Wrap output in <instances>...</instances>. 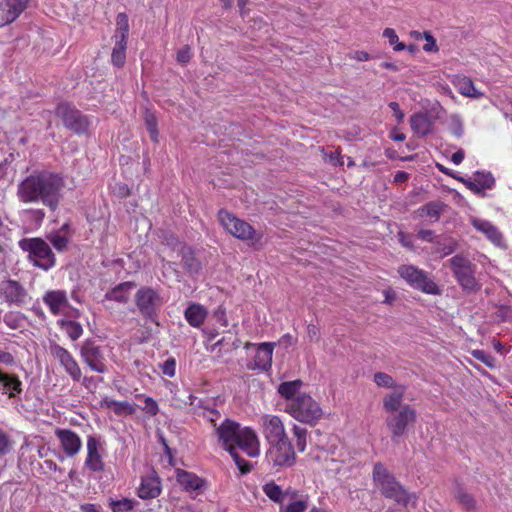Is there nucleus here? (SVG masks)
I'll use <instances>...</instances> for the list:
<instances>
[{
	"mask_svg": "<svg viewBox=\"0 0 512 512\" xmlns=\"http://www.w3.org/2000/svg\"><path fill=\"white\" fill-rule=\"evenodd\" d=\"M64 188L65 179L62 174L50 170H36L17 184L16 196L22 203H41L54 212L63 199Z\"/></svg>",
	"mask_w": 512,
	"mask_h": 512,
	"instance_id": "f257e3e1",
	"label": "nucleus"
},
{
	"mask_svg": "<svg viewBox=\"0 0 512 512\" xmlns=\"http://www.w3.org/2000/svg\"><path fill=\"white\" fill-rule=\"evenodd\" d=\"M215 433L222 447L231 455L239 470L242 473L249 472L250 466L239 456L237 448L249 457L259 456L260 443L255 431L249 427H241L238 422L226 418L216 427Z\"/></svg>",
	"mask_w": 512,
	"mask_h": 512,
	"instance_id": "f03ea898",
	"label": "nucleus"
},
{
	"mask_svg": "<svg viewBox=\"0 0 512 512\" xmlns=\"http://www.w3.org/2000/svg\"><path fill=\"white\" fill-rule=\"evenodd\" d=\"M373 480L381 494L397 504L406 506L415 502V495L408 493L382 463L374 465Z\"/></svg>",
	"mask_w": 512,
	"mask_h": 512,
	"instance_id": "7ed1b4c3",
	"label": "nucleus"
},
{
	"mask_svg": "<svg viewBox=\"0 0 512 512\" xmlns=\"http://www.w3.org/2000/svg\"><path fill=\"white\" fill-rule=\"evenodd\" d=\"M20 249L27 253V259L44 271L56 265V257L49 244L40 237L23 238L18 242Z\"/></svg>",
	"mask_w": 512,
	"mask_h": 512,
	"instance_id": "20e7f679",
	"label": "nucleus"
},
{
	"mask_svg": "<svg viewBox=\"0 0 512 512\" xmlns=\"http://www.w3.org/2000/svg\"><path fill=\"white\" fill-rule=\"evenodd\" d=\"M285 411L306 424L316 423L323 415L320 405L308 394L302 393L286 404Z\"/></svg>",
	"mask_w": 512,
	"mask_h": 512,
	"instance_id": "39448f33",
	"label": "nucleus"
},
{
	"mask_svg": "<svg viewBox=\"0 0 512 512\" xmlns=\"http://www.w3.org/2000/svg\"><path fill=\"white\" fill-rule=\"evenodd\" d=\"M164 299L158 289L143 286L135 294V305L143 318L155 322Z\"/></svg>",
	"mask_w": 512,
	"mask_h": 512,
	"instance_id": "423d86ee",
	"label": "nucleus"
},
{
	"mask_svg": "<svg viewBox=\"0 0 512 512\" xmlns=\"http://www.w3.org/2000/svg\"><path fill=\"white\" fill-rule=\"evenodd\" d=\"M218 219L228 233L240 240L256 243L262 238V234L257 232L249 223L226 210L218 212Z\"/></svg>",
	"mask_w": 512,
	"mask_h": 512,
	"instance_id": "0eeeda50",
	"label": "nucleus"
},
{
	"mask_svg": "<svg viewBox=\"0 0 512 512\" xmlns=\"http://www.w3.org/2000/svg\"><path fill=\"white\" fill-rule=\"evenodd\" d=\"M398 273L413 289L430 295H439L441 293L440 288L429 277L428 273L416 266L401 265L398 268Z\"/></svg>",
	"mask_w": 512,
	"mask_h": 512,
	"instance_id": "6e6552de",
	"label": "nucleus"
},
{
	"mask_svg": "<svg viewBox=\"0 0 512 512\" xmlns=\"http://www.w3.org/2000/svg\"><path fill=\"white\" fill-rule=\"evenodd\" d=\"M55 113L61 118L64 126L74 133L80 135L88 131L90 126L88 117L70 103H59Z\"/></svg>",
	"mask_w": 512,
	"mask_h": 512,
	"instance_id": "1a4fd4ad",
	"label": "nucleus"
},
{
	"mask_svg": "<svg viewBox=\"0 0 512 512\" xmlns=\"http://www.w3.org/2000/svg\"><path fill=\"white\" fill-rule=\"evenodd\" d=\"M416 421V411L410 405L405 404L397 412L391 413L386 418V425L392 433V440L405 434L408 425Z\"/></svg>",
	"mask_w": 512,
	"mask_h": 512,
	"instance_id": "9d476101",
	"label": "nucleus"
},
{
	"mask_svg": "<svg viewBox=\"0 0 512 512\" xmlns=\"http://www.w3.org/2000/svg\"><path fill=\"white\" fill-rule=\"evenodd\" d=\"M267 451V461L273 466L290 467L295 463V452L289 438L270 443Z\"/></svg>",
	"mask_w": 512,
	"mask_h": 512,
	"instance_id": "9b49d317",
	"label": "nucleus"
},
{
	"mask_svg": "<svg viewBox=\"0 0 512 512\" xmlns=\"http://www.w3.org/2000/svg\"><path fill=\"white\" fill-rule=\"evenodd\" d=\"M82 361L94 372L104 374L108 371L107 361L102 348L93 340H86L80 348Z\"/></svg>",
	"mask_w": 512,
	"mask_h": 512,
	"instance_id": "f8f14e48",
	"label": "nucleus"
},
{
	"mask_svg": "<svg viewBox=\"0 0 512 512\" xmlns=\"http://www.w3.org/2000/svg\"><path fill=\"white\" fill-rule=\"evenodd\" d=\"M449 262L453 274L462 288L465 290H475L477 282L474 277L472 263L461 255L452 257Z\"/></svg>",
	"mask_w": 512,
	"mask_h": 512,
	"instance_id": "ddd939ff",
	"label": "nucleus"
},
{
	"mask_svg": "<svg viewBox=\"0 0 512 512\" xmlns=\"http://www.w3.org/2000/svg\"><path fill=\"white\" fill-rule=\"evenodd\" d=\"M245 349L254 350V354L246 364L248 370H260V371H268L272 366V356L274 351L273 343H261V344H253L246 343Z\"/></svg>",
	"mask_w": 512,
	"mask_h": 512,
	"instance_id": "4468645a",
	"label": "nucleus"
},
{
	"mask_svg": "<svg viewBox=\"0 0 512 512\" xmlns=\"http://www.w3.org/2000/svg\"><path fill=\"white\" fill-rule=\"evenodd\" d=\"M50 354L59 361L65 372L75 382H80L82 378L81 368L73 355L64 347L57 343H51L49 346Z\"/></svg>",
	"mask_w": 512,
	"mask_h": 512,
	"instance_id": "2eb2a0df",
	"label": "nucleus"
},
{
	"mask_svg": "<svg viewBox=\"0 0 512 512\" xmlns=\"http://www.w3.org/2000/svg\"><path fill=\"white\" fill-rule=\"evenodd\" d=\"M86 448L85 468L92 472H102L105 468V464L103 461L104 447L100 438L93 435L88 436Z\"/></svg>",
	"mask_w": 512,
	"mask_h": 512,
	"instance_id": "dca6fc26",
	"label": "nucleus"
},
{
	"mask_svg": "<svg viewBox=\"0 0 512 512\" xmlns=\"http://www.w3.org/2000/svg\"><path fill=\"white\" fill-rule=\"evenodd\" d=\"M0 296L9 306H22L26 303L28 292L18 281L8 279L0 282Z\"/></svg>",
	"mask_w": 512,
	"mask_h": 512,
	"instance_id": "f3484780",
	"label": "nucleus"
},
{
	"mask_svg": "<svg viewBox=\"0 0 512 512\" xmlns=\"http://www.w3.org/2000/svg\"><path fill=\"white\" fill-rule=\"evenodd\" d=\"M263 434L269 443L278 442L288 438L285 433L284 424L280 417L275 415H264L261 418Z\"/></svg>",
	"mask_w": 512,
	"mask_h": 512,
	"instance_id": "a211bd4d",
	"label": "nucleus"
},
{
	"mask_svg": "<svg viewBox=\"0 0 512 512\" xmlns=\"http://www.w3.org/2000/svg\"><path fill=\"white\" fill-rule=\"evenodd\" d=\"M42 300L54 316L62 314L70 307L67 293L64 290H48L43 294Z\"/></svg>",
	"mask_w": 512,
	"mask_h": 512,
	"instance_id": "6ab92c4d",
	"label": "nucleus"
},
{
	"mask_svg": "<svg viewBox=\"0 0 512 512\" xmlns=\"http://www.w3.org/2000/svg\"><path fill=\"white\" fill-rule=\"evenodd\" d=\"M464 185L473 193L485 196L486 189H492L495 185V179L490 172H475L468 179H461Z\"/></svg>",
	"mask_w": 512,
	"mask_h": 512,
	"instance_id": "aec40b11",
	"label": "nucleus"
},
{
	"mask_svg": "<svg viewBox=\"0 0 512 512\" xmlns=\"http://www.w3.org/2000/svg\"><path fill=\"white\" fill-rule=\"evenodd\" d=\"M30 0H4L0 2V23L2 26L15 21L26 9Z\"/></svg>",
	"mask_w": 512,
	"mask_h": 512,
	"instance_id": "412c9836",
	"label": "nucleus"
},
{
	"mask_svg": "<svg viewBox=\"0 0 512 512\" xmlns=\"http://www.w3.org/2000/svg\"><path fill=\"white\" fill-rule=\"evenodd\" d=\"M55 434L66 456L74 457L80 452L82 441L76 432L69 429H57Z\"/></svg>",
	"mask_w": 512,
	"mask_h": 512,
	"instance_id": "4be33fe9",
	"label": "nucleus"
},
{
	"mask_svg": "<svg viewBox=\"0 0 512 512\" xmlns=\"http://www.w3.org/2000/svg\"><path fill=\"white\" fill-rule=\"evenodd\" d=\"M473 227L483 233L495 246L506 249L507 245L503 234L491 222L483 219H473Z\"/></svg>",
	"mask_w": 512,
	"mask_h": 512,
	"instance_id": "5701e85b",
	"label": "nucleus"
},
{
	"mask_svg": "<svg viewBox=\"0 0 512 512\" xmlns=\"http://www.w3.org/2000/svg\"><path fill=\"white\" fill-rule=\"evenodd\" d=\"M176 480L187 492H201L206 488V481L194 473L177 469Z\"/></svg>",
	"mask_w": 512,
	"mask_h": 512,
	"instance_id": "b1692460",
	"label": "nucleus"
},
{
	"mask_svg": "<svg viewBox=\"0 0 512 512\" xmlns=\"http://www.w3.org/2000/svg\"><path fill=\"white\" fill-rule=\"evenodd\" d=\"M0 393L8 395L9 398H17L22 393V381L15 374L0 370Z\"/></svg>",
	"mask_w": 512,
	"mask_h": 512,
	"instance_id": "393cba45",
	"label": "nucleus"
},
{
	"mask_svg": "<svg viewBox=\"0 0 512 512\" xmlns=\"http://www.w3.org/2000/svg\"><path fill=\"white\" fill-rule=\"evenodd\" d=\"M263 492L270 500L281 505L286 499L293 500L298 495V491L291 488L283 491L274 481L263 485Z\"/></svg>",
	"mask_w": 512,
	"mask_h": 512,
	"instance_id": "a878e982",
	"label": "nucleus"
},
{
	"mask_svg": "<svg viewBox=\"0 0 512 512\" xmlns=\"http://www.w3.org/2000/svg\"><path fill=\"white\" fill-rule=\"evenodd\" d=\"M161 493V482L160 479L153 472L147 477H143L141 484L138 488V496L141 499H153Z\"/></svg>",
	"mask_w": 512,
	"mask_h": 512,
	"instance_id": "bb28decb",
	"label": "nucleus"
},
{
	"mask_svg": "<svg viewBox=\"0 0 512 512\" xmlns=\"http://www.w3.org/2000/svg\"><path fill=\"white\" fill-rule=\"evenodd\" d=\"M136 286V284L132 281H126L118 284L113 289L109 290L104 298L105 300L115 301L121 304H125L128 302L130 297V292Z\"/></svg>",
	"mask_w": 512,
	"mask_h": 512,
	"instance_id": "cd10ccee",
	"label": "nucleus"
},
{
	"mask_svg": "<svg viewBox=\"0 0 512 512\" xmlns=\"http://www.w3.org/2000/svg\"><path fill=\"white\" fill-rule=\"evenodd\" d=\"M405 389V386H397L396 390L383 398V408L386 413L391 414L401 409Z\"/></svg>",
	"mask_w": 512,
	"mask_h": 512,
	"instance_id": "c85d7f7f",
	"label": "nucleus"
},
{
	"mask_svg": "<svg viewBox=\"0 0 512 512\" xmlns=\"http://www.w3.org/2000/svg\"><path fill=\"white\" fill-rule=\"evenodd\" d=\"M411 129L418 136L429 134L433 127V121L426 113H415L410 117Z\"/></svg>",
	"mask_w": 512,
	"mask_h": 512,
	"instance_id": "c756f323",
	"label": "nucleus"
},
{
	"mask_svg": "<svg viewBox=\"0 0 512 512\" xmlns=\"http://www.w3.org/2000/svg\"><path fill=\"white\" fill-rule=\"evenodd\" d=\"M446 204L441 201H431L421 206L417 210V214L421 218H429L431 221L436 222L439 220Z\"/></svg>",
	"mask_w": 512,
	"mask_h": 512,
	"instance_id": "7c9ffc66",
	"label": "nucleus"
},
{
	"mask_svg": "<svg viewBox=\"0 0 512 512\" xmlns=\"http://www.w3.org/2000/svg\"><path fill=\"white\" fill-rule=\"evenodd\" d=\"M206 310L198 304L190 305L184 313L185 319L193 327H199L206 318Z\"/></svg>",
	"mask_w": 512,
	"mask_h": 512,
	"instance_id": "2f4dec72",
	"label": "nucleus"
},
{
	"mask_svg": "<svg viewBox=\"0 0 512 512\" xmlns=\"http://www.w3.org/2000/svg\"><path fill=\"white\" fill-rule=\"evenodd\" d=\"M456 87L458 92L466 97L470 98H481L483 93L480 92L474 85L473 81L468 77H461L457 79Z\"/></svg>",
	"mask_w": 512,
	"mask_h": 512,
	"instance_id": "473e14b6",
	"label": "nucleus"
},
{
	"mask_svg": "<svg viewBox=\"0 0 512 512\" xmlns=\"http://www.w3.org/2000/svg\"><path fill=\"white\" fill-rule=\"evenodd\" d=\"M103 405L106 408L112 409L117 415H132L135 413V406L127 401H116L113 399L105 398Z\"/></svg>",
	"mask_w": 512,
	"mask_h": 512,
	"instance_id": "72a5a7b5",
	"label": "nucleus"
},
{
	"mask_svg": "<svg viewBox=\"0 0 512 512\" xmlns=\"http://www.w3.org/2000/svg\"><path fill=\"white\" fill-rule=\"evenodd\" d=\"M303 383L301 380H294V381H286L282 382L278 386V393L285 399L289 401H292L293 398L298 396L299 390L302 387Z\"/></svg>",
	"mask_w": 512,
	"mask_h": 512,
	"instance_id": "f704fd0d",
	"label": "nucleus"
},
{
	"mask_svg": "<svg viewBox=\"0 0 512 512\" xmlns=\"http://www.w3.org/2000/svg\"><path fill=\"white\" fill-rule=\"evenodd\" d=\"M57 324L72 341H76L83 334V328L79 322L61 319Z\"/></svg>",
	"mask_w": 512,
	"mask_h": 512,
	"instance_id": "c9c22d12",
	"label": "nucleus"
},
{
	"mask_svg": "<svg viewBox=\"0 0 512 512\" xmlns=\"http://www.w3.org/2000/svg\"><path fill=\"white\" fill-rule=\"evenodd\" d=\"M454 498L458 503L468 511L476 510L477 502L474 496L468 493L464 488L457 487L454 491Z\"/></svg>",
	"mask_w": 512,
	"mask_h": 512,
	"instance_id": "e433bc0d",
	"label": "nucleus"
},
{
	"mask_svg": "<svg viewBox=\"0 0 512 512\" xmlns=\"http://www.w3.org/2000/svg\"><path fill=\"white\" fill-rule=\"evenodd\" d=\"M129 34L128 16L125 13H119L116 17L115 41L127 42Z\"/></svg>",
	"mask_w": 512,
	"mask_h": 512,
	"instance_id": "4c0bfd02",
	"label": "nucleus"
},
{
	"mask_svg": "<svg viewBox=\"0 0 512 512\" xmlns=\"http://www.w3.org/2000/svg\"><path fill=\"white\" fill-rule=\"evenodd\" d=\"M198 411L196 412L199 416H202L209 422L213 424V426L216 428L218 427L216 422L220 418V413L216 409L210 407L209 405L205 404L202 401H198L197 405H195Z\"/></svg>",
	"mask_w": 512,
	"mask_h": 512,
	"instance_id": "58836bf2",
	"label": "nucleus"
},
{
	"mask_svg": "<svg viewBox=\"0 0 512 512\" xmlns=\"http://www.w3.org/2000/svg\"><path fill=\"white\" fill-rule=\"evenodd\" d=\"M47 239L58 252L66 251L70 242V236L60 232L49 233Z\"/></svg>",
	"mask_w": 512,
	"mask_h": 512,
	"instance_id": "ea45409f",
	"label": "nucleus"
},
{
	"mask_svg": "<svg viewBox=\"0 0 512 512\" xmlns=\"http://www.w3.org/2000/svg\"><path fill=\"white\" fill-rule=\"evenodd\" d=\"M127 42L115 41V46L111 54L113 65L122 67L126 61Z\"/></svg>",
	"mask_w": 512,
	"mask_h": 512,
	"instance_id": "a19ab883",
	"label": "nucleus"
},
{
	"mask_svg": "<svg viewBox=\"0 0 512 512\" xmlns=\"http://www.w3.org/2000/svg\"><path fill=\"white\" fill-rule=\"evenodd\" d=\"M138 504V501L130 498H122L120 500L110 499L109 506L112 512H130Z\"/></svg>",
	"mask_w": 512,
	"mask_h": 512,
	"instance_id": "79ce46f5",
	"label": "nucleus"
},
{
	"mask_svg": "<svg viewBox=\"0 0 512 512\" xmlns=\"http://www.w3.org/2000/svg\"><path fill=\"white\" fill-rule=\"evenodd\" d=\"M289 501L290 503L282 507L280 512H304L308 508V496L301 498L297 496L295 499Z\"/></svg>",
	"mask_w": 512,
	"mask_h": 512,
	"instance_id": "37998d69",
	"label": "nucleus"
},
{
	"mask_svg": "<svg viewBox=\"0 0 512 512\" xmlns=\"http://www.w3.org/2000/svg\"><path fill=\"white\" fill-rule=\"evenodd\" d=\"M145 125L149 132L150 138L152 141L156 142L158 140V129H157V119L155 115L149 111L145 113Z\"/></svg>",
	"mask_w": 512,
	"mask_h": 512,
	"instance_id": "c03bdc74",
	"label": "nucleus"
},
{
	"mask_svg": "<svg viewBox=\"0 0 512 512\" xmlns=\"http://www.w3.org/2000/svg\"><path fill=\"white\" fill-rule=\"evenodd\" d=\"M449 130L457 138H461L464 134V126L461 117L453 114L449 119Z\"/></svg>",
	"mask_w": 512,
	"mask_h": 512,
	"instance_id": "a18cd8bd",
	"label": "nucleus"
},
{
	"mask_svg": "<svg viewBox=\"0 0 512 512\" xmlns=\"http://www.w3.org/2000/svg\"><path fill=\"white\" fill-rule=\"evenodd\" d=\"M293 434L296 437V446L300 452H303L307 444V429L298 425L293 426Z\"/></svg>",
	"mask_w": 512,
	"mask_h": 512,
	"instance_id": "49530a36",
	"label": "nucleus"
},
{
	"mask_svg": "<svg viewBox=\"0 0 512 512\" xmlns=\"http://www.w3.org/2000/svg\"><path fill=\"white\" fill-rule=\"evenodd\" d=\"M383 36L388 39L389 43L394 46L395 51H402L405 49V45L399 42L398 36L394 29L386 28L383 31Z\"/></svg>",
	"mask_w": 512,
	"mask_h": 512,
	"instance_id": "de8ad7c7",
	"label": "nucleus"
},
{
	"mask_svg": "<svg viewBox=\"0 0 512 512\" xmlns=\"http://www.w3.org/2000/svg\"><path fill=\"white\" fill-rule=\"evenodd\" d=\"M374 382L380 387L392 388L395 387L394 379L384 372H377L374 374Z\"/></svg>",
	"mask_w": 512,
	"mask_h": 512,
	"instance_id": "09e8293b",
	"label": "nucleus"
},
{
	"mask_svg": "<svg viewBox=\"0 0 512 512\" xmlns=\"http://www.w3.org/2000/svg\"><path fill=\"white\" fill-rule=\"evenodd\" d=\"M471 354L474 358H476L477 360L486 364L487 366H489V367L493 366V361H494L493 357L490 354H488L487 352H485L484 350L476 349V350H473L471 352Z\"/></svg>",
	"mask_w": 512,
	"mask_h": 512,
	"instance_id": "8fccbe9b",
	"label": "nucleus"
},
{
	"mask_svg": "<svg viewBox=\"0 0 512 512\" xmlns=\"http://www.w3.org/2000/svg\"><path fill=\"white\" fill-rule=\"evenodd\" d=\"M162 373L165 376L173 377L176 373V361L174 358H168L163 364H162Z\"/></svg>",
	"mask_w": 512,
	"mask_h": 512,
	"instance_id": "3c124183",
	"label": "nucleus"
},
{
	"mask_svg": "<svg viewBox=\"0 0 512 512\" xmlns=\"http://www.w3.org/2000/svg\"><path fill=\"white\" fill-rule=\"evenodd\" d=\"M192 52L189 46H184L177 52V61L181 64H186L190 61Z\"/></svg>",
	"mask_w": 512,
	"mask_h": 512,
	"instance_id": "603ef678",
	"label": "nucleus"
},
{
	"mask_svg": "<svg viewBox=\"0 0 512 512\" xmlns=\"http://www.w3.org/2000/svg\"><path fill=\"white\" fill-rule=\"evenodd\" d=\"M11 449V441L5 432L0 430V455L8 453Z\"/></svg>",
	"mask_w": 512,
	"mask_h": 512,
	"instance_id": "864d4df0",
	"label": "nucleus"
},
{
	"mask_svg": "<svg viewBox=\"0 0 512 512\" xmlns=\"http://www.w3.org/2000/svg\"><path fill=\"white\" fill-rule=\"evenodd\" d=\"M424 37H425L427 43L423 46V50L425 52H436V51H438V47L436 45L435 38L429 32H424Z\"/></svg>",
	"mask_w": 512,
	"mask_h": 512,
	"instance_id": "5fc2aeb1",
	"label": "nucleus"
},
{
	"mask_svg": "<svg viewBox=\"0 0 512 512\" xmlns=\"http://www.w3.org/2000/svg\"><path fill=\"white\" fill-rule=\"evenodd\" d=\"M183 263L191 272H197L200 268L199 262L191 255H185L183 257Z\"/></svg>",
	"mask_w": 512,
	"mask_h": 512,
	"instance_id": "6e6d98bb",
	"label": "nucleus"
},
{
	"mask_svg": "<svg viewBox=\"0 0 512 512\" xmlns=\"http://www.w3.org/2000/svg\"><path fill=\"white\" fill-rule=\"evenodd\" d=\"M418 237L426 242L434 243L436 242V236L434 235V232L432 230H420L418 232Z\"/></svg>",
	"mask_w": 512,
	"mask_h": 512,
	"instance_id": "4d7b16f0",
	"label": "nucleus"
},
{
	"mask_svg": "<svg viewBox=\"0 0 512 512\" xmlns=\"http://www.w3.org/2000/svg\"><path fill=\"white\" fill-rule=\"evenodd\" d=\"M389 107L393 111V114H394L395 118L397 119V122L398 123L403 122V120H404V113L400 109L399 104L397 102H390L389 103Z\"/></svg>",
	"mask_w": 512,
	"mask_h": 512,
	"instance_id": "13d9d810",
	"label": "nucleus"
},
{
	"mask_svg": "<svg viewBox=\"0 0 512 512\" xmlns=\"http://www.w3.org/2000/svg\"><path fill=\"white\" fill-rule=\"evenodd\" d=\"M398 239L399 242L406 248L412 249L413 248V241L411 236L405 234L404 232L398 233Z\"/></svg>",
	"mask_w": 512,
	"mask_h": 512,
	"instance_id": "bf43d9fd",
	"label": "nucleus"
},
{
	"mask_svg": "<svg viewBox=\"0 0 512 512\" xmlns=\"http://www.w3.org/2000/svg\"><path fill=\"white\" fill-rule=\"evenodd\" d=\"M145 403H146L147 412L150 413L151 415H156L158 412L157 403L151 397H147L145 399Z\"/></svg>",
	"mask_w": 512,
	"mask_h": 512,
	"instance_id": "052dcab7",
	"label": "nucleus"
},
{
	"mask_svg": "<svg viewBox=\"0 0 512 512\" xmlns=\"http://www.w3.org/2000/svg\"><path fill=\"white\" fill-rule=\"evenodd\" d=\"M456 250V242L452 239H449L447 243L444 244V247L442 249L443 256H447L451 253H453Z\"/></svg>",
	"mask_w": 512,
	"mask_h": 512,
	"instance_id": "680f3d73",
	"label": "nucleus"
},
{
	"mask_svg": "<svg viewBox=\"0 0 512 512\" xmlns=\"http://www.w3.org/2000/svg\"><path fill=\"white\" fill-rule=\"evenodd\" d=\"M307 334L311 341L319 339V329L314 324H309L307 326Z\"/></svg>",
	"mask_w": 512,
	"mask_h": 512,
	"instance_id": "e2e57ef3",
	"label": "nucleus"
},
{
	"mask_svg": "<svg viewBox=\"0 0 512 512\" xmlns=\"http://www.w3.org/2000/svg\"><path fill=\"white\" fill-rule=\"evenodd\" d=\"M0 363L12 365L14 363V357L9 352L0 350Z\"/></svg>",
	"mask_w": 512,
	"mask_h": 512,
	"instance_id": "0e129e2a",
	"label": "nucleus"
},
{
	"mask_svg": "<svg viewBox=\"0 0 512 512\" xmlns=\"http://www.w3.org/2000/svg\"><path fill=\"white\" fill-rule=\"evenodd\" d=\"M351 58L362 62L369 60L370 56L365 51H355L351 54Z\"/></svg>",
	"mask_w": 512,
	"mask_h": 512,
	"instance_id": "69168bd1",
	"label": "nucleus"
},
{
	"mask_svg": "<svg viewBox=\"0 0 512 512\" xmlns=\"http://www.w3.org/2000/svg\"><path fill=\"white\" fill-rule=\"evenodd\" d=\"M329 157L333 164L336 166H342L344 164L343 157L339 151L332 152Z\"/></svg>",
	"mask_w": 512,
	"mask_h": 512,
	"instance_id": "338daca9",
	"label": "nucleus"
},
{
	"mask_svg": "<svg viewBox=\"0 0 512 512\" xmlns=\"http://www.w3.org/2000/svg\"><path fill=\"white\" fill-rule=\"evenodd\" d=\"M464 156H465V153H464V150L462 149H459L457 152H455L454 154H452L451 156V161L455 164V165H459L462 163L463 159H464Z\"/></svg>",
	"mask_w": 512,
	"mask_h": 512,
	"instance_id": "774afa93",
	"label": "nucleus"
}]
</instances>
